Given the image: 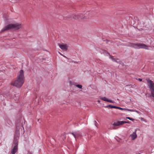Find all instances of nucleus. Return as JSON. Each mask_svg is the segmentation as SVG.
I'll use <instances>...</instances> for the list:
<instances>
[{"label": "nucleus", "instance_id": "1", "mask_svg": "<svg viewBox=\"0 0 154 154\" xmlns=\"http://www.w3.org/2000/svg\"><path fill=\"white\" fill-rule=\"evenodd\" d=\"M24 82V72L21 70L19 72L16 80L12 81V85L18 88L21 87Z\"/></svg>", "mask_w": 154, "mask_h": 154}, {"label": "nucleus", "instance_id": "2", "mask_svg": "<svg viewBox=\"0 0 154 154\" xmlns=\"http://www.w3.org/2000/svg\"><path fill=\"white\" fill-rule=\"evenodd\" d=\"M21 27L20 24L16 23L15 24H10L5 26L1 30V32H4L5 31L12 29L13 30H17Z\"/></svg>", "mask_w": 154, "mask_h": 154}, {"label": "nucleus", "instance_id": "3", "mask_svg": "<svg viewBox=\"0 0 154 154\" xmlns=\"http://www.w3.org/2000/svg\"><path fill=\"white\" fill-rule=\"evenodd\" d=\"M128 46L134 48L136 49L143 48L145 49H148V46L146 45L140 43L134 44L129 43L128 45Z\"/></svg>", "mask_w": 154, "mask_h": 154}, {"label": "nucleus", "instance_id": "4", "mask_svg": "<svg viewBox=\"0 0 154 154\" xmlns=\"http://www.w3.org/2000/svg\"><path fill=\"white\" fill-rule=\"evenodd\" d=\"M89 14V12H87L86 13V14H85V15L83 16V15L82 14H79L77 15H74L73 16V18L75 20L80 19H83L84 18H88L89 17L87 16V15Z\"/></svg>", "mask_w": 154, "mask_h": 154}, {"label": "nucleus", "instance_id": "5", "mask_svg": "<svg viewBox=\"0 0 154 154\" xmlns=\"http://www.w3.org/2000/svg\"><path fill=\"white\" fill-rule=\"evenodd\" d=\"M146 80L149 88L151 90H154V83L153 82L149 79H146Z\"/></svg>", "mask_w": 154, "mask_h": 154}, {"label": "nucleus", "instance_id": "6", "mask_svg": "<svg viewBox=\"0 0 154 154\" xmlns=\"http://www.w3.org/2000/svg\"><path fill=\"white\" fill-rule=\"evenodd\" d=\"M58 45L59 47L62 50L66 51L68 50V46L67 45L64 44H59Z\"/></svg>", "mask_w": 154, "mask_h": 154}, {"label": "nucleus", "instance_id": "7", "mask_svg": "<svg viewBox=\"0 0 154 154\" xmlns=\"http://www.w3.org/2000/svg\"><path fill=\"white\" fill-rule=\"evenodd\" d=\"M125 122H123V121H118L116 122H114L112 124V125L114 126H118L120 125H122L124 124Z\"/></svg>", "mask_w": 154, "mask_h": 154}, {"label": "nucleus", "instance_id": "8", "mask_svg": "<svg viewBox=\"0 0 154 154\" xmlns=\"http://www.w3.org/2000/svg\"><path fill=\"white\" fill-rule=\"evenodd\" d=\"M137 135L136 134V130L132 134H131L129 136V137L131 138V140H134L135 139L137 138Z\"/></svg>", "mask_w": 154, "mask_h": 154}, {"label": "nucleus", "instance_id": "9", "mask_svg": "<svg viewBox=\"0 0 154 154\" xmlns=\"http://www.w3.org/2000/svg\"><path fill=\"white\" fill-rule=\"evenodd\" d=\"M18 142H17V144L14 146L13 149H12L11 154H15L16 152L17 151L18 148H17V145L18 143H17Z\"/></svg>", "mask_w": 154, "mask_h": 154}, {"label": "nucleus", "instance_id": "10", "mask_svg": "<svg viewBox=\"0 0 154 154\" xmlns=\"http://www.w3.org/2000/svg\"><path fill=\"white\" fill-rule=\"evenodd\" d=\"M100 99L101 100H102L103 101H107V102H109L111 103H114V101L111 100H109L106 97H101L100 98Z\"/></svg>", "mask_w": 154, "mask_h": 154}, {"label": "nucleus", "instance_id": "11", "mask_svg": "<svg viewBox=\"0 0 154 154\" xmlns=\"http://www.w3.org/2000/svg\"><path fill=\"white\" fill-rule=\"evenodd\" d=\"M110 57L113 61L116 62L117 63L119 62V60L118 59H116L114 58L112 56Z\"/></svg>", "mask_w": 154, "mask_h": 154}, {"label": "nucleus", "instance_id": "12", "mask_svg": "<svg viewBox=\"0 0 154 154\" xmlns=\"http://www.w3.org/2000/svg\"><path fill=\"white\" fill-rule=\"evenodd\" d=\"M151 95L154 98V90L151 91Z\"/></svg>", "mask_w": 154, "mask_h": 154}, {"label": "nucleus", "instance_id": "13", "mask_svg": "<svg viewBox=\"0 0 154 154\" xmlns=\"http://www.w3.org/2000/svg\"><path fill=\"white\" fill-rule=\"evenodd\" d=\"M124 110L128 111H130V112H135L136 111L135 110H134L133 109H126L125 108H124Z\"/></svg>", "mask_w": 154, "mask_h": 154}, {"label": "nucleus", "instance_id": "14", "mask_svg": "<svg viewBox=\"0 0 154 154\" xmlns=\"http://www.w3.org/2000/svg\"><path fill=\"white\" fill-rule=\"evenodd\" d=\"M76 86L78 88H82V85H76Z\"/></svg>", "mask_w": 154, "mask_h": 154}, {"label": "nucleus", "instance_id": "15", "mask_svg": "<svg viewBox=\"0 0 154 154\" xmlns=\"http://www.w3.org/2000/svg\"><path fill=\"white\" fill-rule=\"evenodd\" d=\"M126 118L129 119L130 120L133 121L134 120L133 119L129 117H127Z\"/></svg>", "mask_w": 154, "mask_h": 154}, {"label": "nucleus", "instance_id": "16", "mask_svg": "<svg viewBox=\"0 0 154 154\" xmlns=\"http://www.w3.org/2000/svg\"><path fill=\"white\" fill-rule=\"evenodd\" d=\"M117 109H118L121 110H124V108L123 109V108H122L121 107H119L117 106Z\"/></svg>", "mask_w": 154, "mask_h": 154}, {"label": "nucleus", "instance_id": "17", "mask_svg": "<svg viewBox=\"0 0 154 154\" xmlns=\"http://www.w3.org/2000/svg\"><path fill=\"white\" fill-rule=\"evenodd\" d=\"M113 106H112L111 105H109L107 106H106V107H109L110 108H112V107H113Z\"/></svg>", "mask_w": 154, "mask_h": 154}, {"label": "nucleus", "instance_id": "18", "mask_svg": "<svg viewBox=\"0 0 154 154\" xmlns=\"http://www.w3.org/2000/svg\"><path fill=\"white\" fill-rule=\"evenodd\" d=\"M72 135H73V136H74V137L76 139V135L75 134V133L74 134V133H72Z\"/></svg>", "mask_w": 154, "mask_h": 154}, {"label": "nucleus", "instance_id": "19", "mask_svg": "<svg viewBox=\"0 0 154 154\" xmlns=\"http://www.w3.org/2000/svg\"><path fill=\"white\" fill-rule=\"evenodd\" d=\"M117 106H113L112 108H115V109H117Z\"/></svg>", "mask_w": 154, "mask_h": 154}, {"label": "nucleus", "instance_id": "20", "mask_svg": "<svg viewBox=\"0 0 154 154\" xmlns=\"http://www.w3.org/2000/svg\"><path fill=\"white\" fill-rule=\"evenodd\" d=\"M123 122H125V123H129V121H128V122H126V121H123Z\"/></svg>", "mask_w": 154, "mask_h": 154}, {"label": "nucleus", "instance_id": "21", "mask_svg": "<svg viewBox=\"0 0 154 154\" xmlns=\"http://www.w3.org/2000/svg\"><path fill=\"white\" fill-rule=\"evenodd\" d=\"M138 80H139V81H142V79H138Z\"/></svg>", "mask_w": 154, "mask_h": 154}, {"label": "nucleus", "instance_id": "22", "mask_svg": "<svg viewBox=\"0 0 154 154\" xmlns=\"http://www.w3.org/2000/svg\"><path fill=\"white\" fill-rule=\"evenodd\" d=\"M97 102H98V103H100V100H97Z\"/></svg>", "mask_w": 154, "mask_h": 154}, {"label": "nucleus", "instance_id": "23", "mask_svg": "<svg viewBox=\"0 0 154 154\" xmlns=\"http://www.w3.org/2000/svg\"><path fill=\"white\" fill-rule=\"evenodd\" d=\"M113 129H116V128H115V127H114L113 128Z\"/></svg>", "mask_w": 154, "mask_h": 154}, {"label": "nucleus", "instance_id": "24", "mask_svg": "<svg viewBox=\"0 0 154 154\" xmlns=\"http://www.w3.org/2000/svg\"><path fill=\"white\" fill-rule=\"evenodd\" d=\"M95 123H97V122H96V121H95Z\"/></svg>", "mask_w": 154, "mask_h": 154}, {"label": "nucleus", "instance_id": "25", "mask_svg": "<svg viewBox=\"0 0 154 154\" xmlns=\"http://www.w3.org/2000/svg\"><path fill=\"white\" fill-rule=\"evenodd\" d=\"M104 52H105V53H106V51H104Z\"/></svg>", "mask_w": 154, "mask_h": 154}, {"label": "nucleus", "instance_id": "26", "mask_svg": "<svg viewBox=\"0 0 154 154\" xmlns=\"http://www.w3.org/2000/svg\"><path fill=\"white\" fill-rule=\"evenodd\" d=\"M71 18V19H72V18Z\"/></svg>", "mask_w": 154, "mask_h": 154}]
</instances>
